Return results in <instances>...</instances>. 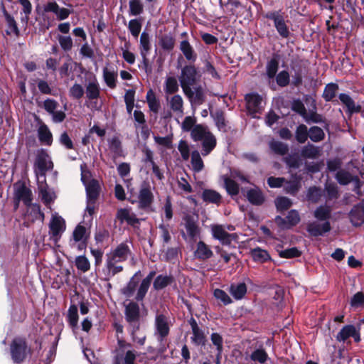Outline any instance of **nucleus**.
Wrapping results in <instances>:
<instances>
[{
    "label": "nucleus",
    "mask_w": 364,
    "mask_h": 364,
    "mask_svg": "<svg viewBox=\"0 0 364 364\" xmlns=\"http://www.w3.org/2000/svg\"><path fill=\"white\" fill-rule=\"evenodd\" d=\"M191 138L195 141H202V154L208 155L216 146V139L208 130V127L203 124H196L191 133Z\"/></svg>",
    "instance_id": "f257e3e1"
},
{
    "label": "nucleus",
    "mask_w": 364,
    "mask_h": 364,
    "mask_svg": "<svg viewBox=\"0 0 364 364\" xmlns=\"http://www.w3.org/2000/svg\"><path fill=\"white\" fill-rule=\"evenodd\" d=\"M233 230H235V227L232 225L213 224L210 225L213 237L219 240L223 245H230L232 241L237 240V234L228 232V231Z\"/></svg>",
    "instance_id": "f03ea898"
},
{
    "label": "nucleus",
    "mask_w": 364,
    "mask_h": 364,
    "mask_svg": "<svg viewBox=\"0 0 364 364\" xmlns=\"http://www.w3.org/2000/svg\"><path fill=\"white\" fill-rule=\"evenodd\" d=\"M178 79L184 95H190L191 87L196 84L198 79L196 68L193 65L184 66L181 70Z\"/></svg>",
    "instance_id": "7ed1b4c3"
},
{
    "label": "nucleus",
    "mask_w": 364,
    "mask_h": 364,
    "mask_svg": "<svg viewBox=\"0 0 364 364\" xmlns=\"http://www.w3.org/2000/svg\"><path fill=\"white\" fill-rule=\"evenodd\" d=\"M14 210L19 207L20 202H23L26 206L31 205L33 200V194L31 190L26 186L25 182L18 181L14 186Z\"/></svg>",
    "instance_id": "20e7f679"
},
{
    "label": "nucleus",
    "mask_w": 364,
    "mask_h": 364,
    "mask_svg": "<svg viewBox=\"0 0 364 364\" xmlns=\"http://www.w3.org/2000/svg\"><path fill=\"white\" fill-rule=\"evenodd\" d=\"M53 168V164L49 155L43 149L38 151L34 163V171L38 181H46V172Z\"/></svg>",
    "instance_id": "39448f33"
},
{
    "label": "nucleus",
    "mask_w": 364,
    "mask_h": 364,
    "mask_svg": "<svg viewBox=\"0 0 364 364\" xmlns=\"http://www.w3.org/2000/svg\"><path fill=\"white\" fill-rule=\"evenodd\" d=\"M119 351L114 358V364H136L139 353L130 349L132 345L122 340H118Z\"/></svg>",
    "instance_id": "423d86ee"
},
{
    "label": "nucleus",
    "mask_w": 364,
    "mask_h": 364,
    "mask_svg": "<svg viewBox=\"0 0 364 364\" xmlns=\"http://www.w3.org/2000/svg\"><path fill=\"white\" fill-rule=\"evenodd\" d=\"M122 262V261H118L117 259L110 254L107 253L105 255V266L102 270L104 280L109 281L116 274L122 272L124 270V267L121 264Z\"/></svg>",
    "instance_id": "0eeeda50"
},
{
    "label": "nucleus",
    "mask_w": 364,
    "mask_h": 364,
    "mask_svg": "<svg viewBox=\"0 0 364 364\" xmlns=\"http://www.w3.org/2000/svg\"><path fill=\"white\" fill-rule=\"evenodd\" d=\"M265 17L274 21V26L282 38H289L291 36L287 21L279 11H269L265 14Z\"/></svg>",
    "instance_id": "6e6552de"
},
{
    "label": "nucleus",
    "mask_w": 364,
    "mask_h": 364,
    "mask_svg": "<svg viewBox=\"0 0 364 364\" xmlns=\"http://www.w3.org/2000/svg\"><path fill=\"white\" fill-rule=\"evenodd\" d=\"M140 311L139 306L135 302H129L125 306V319L128 323V330L139 331L140 328Z\"/></svg>",
    "instance_id": "1a4fd4ad"
},
{
    "label": "nucleus",
    "mask_w": 364,
    "mask_h": 364,
    "mask_svg": "<svg viewBox=\"0 0 364 364\" xmlns=\"http://www.w3.org/2000/svg\"><path fill=\"white\" fill-rule=\"evenodd\" d=\"M153 202L154 194L151 187L149 183L144 181L140 186L138 193V207L146 211L151 210Z\"/></svg>",
    "instance_id": "9d476101"
},
{
    "label": "nucleus",
    "mask_w": 364,
    "mask_h": 364,
    "mask_svg": "<svg viewBox=\"0 0 364 364\" xmlns=\"http://www.w3.org/2000/svg\"><path fill=\"white\" fill-rule=\"evenodd\" d=\"M65 220L57 213L53 214L49 223V235L50 238L57 242L65 230Z\"/></svg>",
    "instance_id": "9b49d317"
},
{
    "label": "nucleus",
    "mask_w": 364,
    "mask_h": 364,
    "mask_svg": "<svg viewBox=\"0 0 364 364\" xmlns=\"http://www.w3.org/2000/svg\"><path fill=\"white\" fill-rule=\"evenodd\" d=\"M154 326L155 334L157 336V339L162 342L169 334L170 322L168 317L163 314H156Z\"/></svg>",
    "instance_id": "f8f14e48"
},
{
    "label": "nucleus",
    "mask_w": 364,
    "mask_h": 364,
    "mask_svg": "<svg viewBox=\"0 0 364 364\" xmlns=\"http://www.w3.org/2000/svg\"><path fill=\"white\" fill-rule=\"evenodd\" d=\"M27 346L24 340L15 338L11 344V354L15 363H21L26 358Z\"/></svg>",
    "instance_id": "ddd939ff"
},
{
    "label": "nucleus",
    "mask_w": 364,
    "mask_h": 364,
    "mask_svg": "<svg viewBox=\"0 0 364 364\" xmlns=\"http://www.w3.org/2000/svg\"><path fill=\"white\" fill-rule=\"evenodd\" d=\"M247 109L253 117H257V114H260L263 109V101L262 97L256 93L247 94L245 96Z\"/></svg>",
    "instance_id": "4468645a"
},
{
    "label": "nucleus",
    "mask_w": 364,
    "mask_h": 364,
    "mask_svg": "<svg viewBox=\"0 0 364 364\" xmlns=\"http://www.w3.org/2000/svg\"><path fill=\"white\" fill-rule=\"evenodd\" d=\"M131 245V242L128 240L124 241L108 253L117 259L118 261L125 262L132 255Z\"/></svg>",
    "instance_id": "2eb2a0df"
},
{
    "label": "nucleus",
    "mask_w": 364,
    "mask_h": 364,
    "mask_svg": "<svg viewBox=\"0 0 364 364\" xmlns=\"http://www.w3.org/2000/svg\"><path fill=\"white\" fill-rule=\"evenodd\" d=\"M348 216L355 227L360 226L364 223V199L352 208Z\"/></svg>",
    "instance_id": "dca6fc26"
},
{
    "label": "nucleus",
    "mask_w": 364,
    "mask_h": 364,
    "mask_svg": "<svg viewBox=\"0 0 364 364\" xmlns=\"http://www.w3.org/2000/svg\"><path fill=\"white\" fill-rule=\"evenodd\" d=\"M331 230V224L328 221L322 223L318 221H314L307 225L308 232L314 237L321 236Z\"/></svg>",
    "instance_id": "f3484780"
},
{
    "label": "nucleus",
    "mask_w": 364,
    "mask_h": 364,
    "mask_svg": "<svg viewBox=\"0 0 364 364\" xmlns=\"http://www.w3.org/2000/svg\"><path fill=\"white\" fill-rule=\"evenodd\" d=\"M116 219H117L121 224L124 222L132 226L139 224V219H138L136 215L129 208L118 209L116 214Z\"/></svg>",
    "instance_id": "a211bd4d"
},
{
    "label": "nucleus",
    "mask_w": 364,
    "mask_h": 364,
    "mask_svg": "<svg viewBox=\"0 0 364 364\" xmlns=\"http://www.w3.org/2000/svg\"><path fill=\"white\" fill-rule=\"evenodd\" d=\"M38 182L39 196L41 197L43 203L48 208H50V204L54 201L55 198V193L48 188L46 181H43V180H39Z\"/></svg>",
    "instance_id": "6ab92c4d"
},
{
    "label": "nucleus",
    "mask_w": 364,
    "mask_h": 364,
    "mask_svg": "<svg viewBox=\"0 0 364 364\" xmlns=\"http://www.w3.org/2000/svg\"><path fill=\"white\" fill-rule=\"evenodd\" d=\"M155 274L156 272L154 271L150 272L149 274L141 282L135 296V299L137 301H141L144 299Z\"/></svg>",
    "instance_id": "aec40b11"
},
{
    "label": "nucleus",
    "mask_w": 364,
    "mask_h": 364,
    "mask_svg": "<svg viewBox=\"0 0 364 364\" xmlns=\"http://www.w3.org/2000/svg\"><path fill=\"white\" fill-rule=\"evenodd\" d=\"M102 73L106 85L111 89L115 88L118 77L117 70L112 66H106L103 68Z\"/></svg>",
    "instance_id": "412c9836"
},
{
    "label": "nucleus",
    "mask_w": 364,
    "mask_h": 364,
    "mask_svg": "<svg viewBox=\"0 0 364 364\" xmlns=\"http://www.w3.org/2000/svg\"><path fill=\"white\" fill-rule=\"evenodd\" d=\"M171 109L178 117H182L184 114L183 100L180 95H174L169 99H167Z\"/></svg>",
    "instance_id": "4be33fe9"
},
{
    "label": "nucleus",
    "mask_w": 364,
    "mask_h": 364,
    "mask_svg": "<svg viewBox=\"0 0 364 364\" xmlns=\"http://www.w3.org/2000/svg\"><path fill=\"white\" fill-rule=\"evenodd\" d=\"M190 324L192 329L193 336L191 341L196 345H204L205 342V337L203 331L198 327L197 322L194 318H191Z\"/></svg>",
    "instance_id": "5701e85b"
},
{
    "label": "nucleus",
    "mask_w": 364,
    "mask_h": 364,
    "mask_svg": "<svg viewBox=\"0 0 364 364\" xmlns=\"http://www.w3.org/2000/svg\"><path fill=\"white\" fill-rule=\"evenodd\" d=\"M179 48L188 61L194 63L196 60L197 53L188 41H182L180 43Z\"/></svg>",
    "instance_id": "b1692460"
},
{
    "label": "nucleus",
    "mask_w": 364,
    "mask_h": 364,
    "mask_svg": "<svg viewBox=\"0 0 364 364\" xmlns=\"http://www.w3.org/2000/svg\"><path fill=\"white\" fill-rule=\"evenodd\" d=\"M213 255V251L208 245L203 241L198 242L196 250L195 251V256L198 259L205 260L210 258Z\"/></svg>",
    "instance_id": "393cba45"
},
{
    "label": "nucleus",
    "mask_w": 364,
    "mask_h": 364,
    "mask_svg": "<svg viewBox=\"0 0 364 364\" xmlns=\"http://www.w3.org/2000/svg\"><path fill=\"white\" fill-rule=\"evenodd\" d=\"M87 193V200H96L100 194V184L97 180L92 179L85 185Z\"/></svg>",
    "instance_id": "a878e982"
},
{
    "label": "nucleus",
    "mask_w": 364,
    "mask_h": 364,
    "mask_svg": "<svg viewBox=\"0 0 364 364\" xmlns=\"http://www.w3.org/2000/svg\"><path fill=\"white\" fill-rule=\"evenodd\" d=\"M185 228L188 236L192 240H196L199 235L200 228L196 222L191 217L188 216L185 218Z\"/></svg>",
    "instance_id": "bb28decb"
},
{
    "label": "nucleus",
    "mask_w": 364,
    "mask_h": 364,
    "mask_svg": "<svg viewBox=\"0 0 364 364\" xmlns=\"http://www.w3.org/2000/svg\"><path fill=\"white\" fill-rule=\"evenodd\" d=\"M247 198L250 203L260 205L264 201V196L262 191L257 188H252L247 192Z\"/></svg>",
    "instance_id": "cd10ccee"
},
{
    "label": "nucleus",
    "mask_w": 364,
    "mask_h": 364,
    "mask_svg": "<svg viewBox=\"0 0 364 364\" xmlns=\"http://www.w3.org/2000/svg\"><path fill=\"white\" fill-rule=\"evenodd\" d=\"M146 99L149 109L154 113L157 114L160 109L161 105L154 92L151 89L147 92Z\"/></svg>",
    "instance_id": "c85d7f7f"
},
{
    "label": "nucleus",
    "mask_w": 364,
    "mask_h": 364,
    "mask_svg": "<svg viewBox=\"0 0 364 364\" xmlns=\"http://www.w3.org/2000/svg\"><path fill=\"white\" fill-rule=\"evenodd\" d=\"M179 85L177 79L173 76H168L164 81V90L166 94L172 95L178 91Z\"/></svg>",
    "instance_id": "c756f323"
},
{
    "label": "nucleus",
    "mask_w": 364,
    "mask_h": 364,
    "mask_svg": "<svg viewBox=\"0 0 364 364\" xmlns=\"http://www.w3.org/2000/svg\"><path fill=\"white\" fill-rule=\"evenodd\" d=\"M78 318L77 306L75 304L70 305L68 310L67 321L73 329L77 328Z\"/></svg>",
    "instance_id": "7c9ffc66"
},
{
    "label": "nucleus",
    "mask_w": 364,
    "mask_h": 364,
    "mask_svg": "<svg viewBox=\"0 0 364 364\" xmlns=\"http://www.w3.org/2000/svg\"><path fill=\"white\" fill-rule=\"evenodd\" d=\"M38 139L46 145H50L53 141L52 134L46 124L41 125L38 129Z\"/></svg>",
    "instance_id": "2f4dec72"
},
{
    "label": "nucleus",
    "mask_w": 364,
    "mask_h": 364,
    "mask_svg": "<svg viewBox=\"0 0 364 364\" xmlns=\"http://www.w3.org/2000/svg\"><path fill=\"white\" fill-rule=\"evenodd\" d=\"M4 14L8 27L6 30V34L9 36L14 34L15 36H18L19 35V30L14 18L7 13L5 9H4Z\"/></svg>",
    "instance_id": "473e14b6"
},
{
    "label": "nucleus",
    "mask_w": 364,
    "mask_h": 364,
    "mask_svg": "<svg viewBox=\"0 0 364 364\" xmlns=\"http://www.w3.org/2000/svg\"><path fill=\"white\" fill-rule=\"evenodd\" d=\"M202 198L205 202L218 205L221 201L222 197L219 193L214 190L205 189L203 192Z\"/></svg>",
    "instance_id": "72a5a7b5"
},
{
    "label": "nucleus",
    "mask_w": 364,
    "mask_h": 364,
    "mask_svg": "<svg viewBox=\"0 0 364 364\" xmlns=\"http://www.w3.org/2000/svg\"><path fill=\"white\" fill-rule=\"evenodd\" d=\"M331 208L327 205H320L318 207L314 213V217L321 221H328L331 218Z\"/></svg>",
    "instance_id": "f704fd0d"
},
{
    "label": "nucleus",
    "mask_w": 364,
    "mask_h": 364,
    "mask_svg": "<svg viewBox=\"0 0 364 364\" xmlns=\"http://www.w3.org/2000/svg\"><path fill=\"white\" fill-rule=\"evenodd\" d=\"M190 100L191 103L201 105L204 102V94L200 87H191L190 95H185Z\"/></svg>",
    "instance_id": "c9c22d12"
},
{
    "label": "nucleus",
    "mask_w": 364,
    "mask_h": 364,
    "mask_svg": "<svg viewBox=\"0 0 364 364\" xmlns=\"http://www.w3.org/2000/svg\"><path fill=\"white\" fill-rule=\"evenodd\" d=\"M151 48L150 36L148 33L144 31L140 36L139 50L140 54L144 55L149 53Z\"/></svg>",
    "instance_id": "e433bc0d"
},
{
    "label": "nucleus",
    "mask_w": 364,
    "mask_h": 364,
    "mask_svg": "<svg viewBox=\"0 0 364 364\" xmlns=\"http://www.w3.org/2000/svg\"><path fill=\"white\" fill-rule=\"evenodd\" d=\"M230 292L235 299H241L247 292L245 283L233 284L230 287Z\"/></svg>",
    "instance_id": "4c0bfd02"
},
{
    "label": "nucleus",
    "mask_w": 364,
    "mask_h": 364,
    "mask_svg": "<svg viewBox=\"0 0 364 364\" xmlns=\"http://www.w3.org/2000/svg\"><path fill=\"white\" fill-rule=\"evenodd\" d=\"M250 255L255 262L262 263L270 259V256L267 251L259 247L251 250Z\"/></svg>",
    "instance_id": "58836bf2"
},
{
    "label": "nucleus",
    "mask_w": 364,
    "mask_h": 364,
    "mask_svg": "<svg viewBox=\"0 0 364 364\" xmlns=\"http://www.w3.org/2000/svg\"><path fill=\"white\" fill-rule=\"evenodd\" d=\"M86 97L90 100H97L100 96V87L96 81L89 82L86 86Z\"/></svg>",
    "instance_id": "ea45409f"
},
{
    "label": "nucleus",
    "mask_w": 364,
    "mask_h": 364,
    "mask_svg": "<svg viewBox=\"0 0 364 364\" xmlns=\"http://www.w3.org/2000/svg\"><path fill=\"white\" fill-rule=\"evenodd\" d=\"M159 45L165 50H171L175 46V38L171 34H165L159 38Z\"/></svg>",
    "instance_id": "a19ab883"
},
{
    "label": "nucleus",
    "mask_w": 364,
    "mask_h": 364,
    "mask_svg": "<svg viewBox=\"0 0 364 364\" xmlns=\"http://www.w3.org/2000/svg\"><path fill=\"white\" fill-rule=\"evenodd\" d=\"M191 163L192 165L193 170L195 172L198 173L201 171L204 168V164L200 155V153L196 150L192 151L191 153Z\"/></svg>",
    "instance_id": "79ce46f5"
},
{
    "label": "nucleus",
    "mask_w": 364,
    "mask_h": 364,
    "mask_svg": "<svg viewBox=\"0 0 364 364\" xmlns=\"http://www.w3.org/2000/svg\"><path fill=\"white\" fill-rule=\"evenodd\" d=\"M250 359L254 362L264 364L269 358L268 354L262 348H259L252 351Z\"/></svg>",
    "instance_id": "37998d69"
},
{
    "label": "nucleus",
    "mask_w": 364,
    "mask_h": 364,
    "mask_svg": "<svg viewBox=\"0 0 364 364\" xmlns=\"http://www.w3.org/2000/svg\"><path fill=\"white\" fill-rule=\"evenodd\" d=\"M138 283L139 279H134V277H132L127 285L122 289V293L127 298L133 296L135 291H137Z\"/></svg>",
    "instance_id": "c03bdc74"
},
{
    "label": "nucleus",
    "mask_w": 364,
    "mask_h": 364,
    "mask_svg": "<svg viewBox=\"0 0 364 364\" xmlns=\"http://www.w3.org/2000/svg\"><path fill=\"white\" fill-rule=\"evenodd\" d=\"M319 149L313 144H309L301 149V154L304 158L316 159L319 156Z\"/></svg>",
    "instance_id": "a18cd8bd"
},
{
    "label": "nucleus",
    "mask_w": 364,
    "mask_h": 364,
    "mask_svg": "<svg viewBox=\"0 0 364 364\" xmlns=\"http://www.w3.org/2000/svg\"><path fill=\"white\" fill-rule=\"evenodd\" d=\"M223 180L225 189L230 195L236 196L239 193V185L234 181L233 178L224 176Z\"/></svg>",
    "instance_id": "49530a36"
},
{
    "label": "nucleus",
    "mask_w": 364,
    "mask_h": 364,
    "mask_svg": "<svg viewBox=\"0 0 364 364\" xmlns=\"http://www.w3.org/2000/svg\"><path fill=\"white\" fill-rule=\"evenodd\" d=\"M269 145L271 150L279 155H284L289 151L288 146L279 141L272 140Z\"/></svg>",
    "instance_id": "de8ad7c7"
},
{
    "label": "nucleus",
    "mask_w": 364,
    "mask_h": 364,
    "mask_svg": "<svg viewBox=\"0 0 364 364\" xmlns=\"http://www.w3.org/2000/svg\"><path fill=\"white\" fill-rule=\"evenodd\" d=\"M172 282L171 276L159 275L154 281L153 287L156 290H161Z\"/></svg>",
    "instance_id": "09e8293b"
},
{
    "label": "nucleus",
    "mask_w": 364,
    "mask_h": 364,
    "mask_svg": "<svg viewBox=\"0 0 364 364\" xmlns=\"http://www.w3.org/2000/svg\"><path fill=\"white\" fill-rule=\"evenodd\" d=\"M322 191L316 186L310 187L307 191L306 198L312 203H318L322 196Z\"/></svg>",
    "instance_id": "8fccbe9b"
},
{
    "label": "nucleus",
    "mask_w": 364,
    "mask_h": 364,
    "mask_svg": "<svg viewBox=\"0 0 364 364\" xmlns=\"http://www.w3.org/2000/svg\"><path fill=\"white\" fill-rule=\"evenodd\" d=\"M308 136H309V133L307 127L304 124L299 125L295 132L296 141L299 143L303 144L307 140Z\"/></svg>",
    "instance_id": "3c124183"
},
{
    "label": "nucleus",
    "mask_w": 364,
    "mask_h": 364,
    "mask_svg": "<svg viewBox=\"0 0 364 364\" xmlns=\"http://www.w3.org/2000/svg\"><path fill=\"white\" fill-rule=\"evenodd\" d=\"M355 326L353 325H346L343 326L337 334L336 339L338 341L344 342L349 337H351L354 333Z\"/></svg>",
    "instance_id": "603ef678"
},
{
    "label": "nucleus",
    "mask_w": 364,
    "mask_h": 364,
    "mask_svg": "<svg viewBox=\"0 0 364 364\" xmlns=\"http://www.w3.org/2000/svg\"><path fill=\"white\" fill-rule=\"evenodd\" d=\"M354 177L345 170H339L336 174V178L341 185H348L353 180Z\"/></svg>",
    "instance_id": "864d4df0"
},
{
    "label": "nucleus",
    "mask_w": 364,
    "mask_h": 364,
    "mask_svg": "<svg viewBox=\"0 0 364 364\" xmlns=\"http://www.w3.org/2000/svg\"><path fill=\"white\" fill-rule=\"evenodd\" d=\"M309 138L314 142H318L322 141L325 137V134L323 129L318 127L314 126L310 128Z\"/></svg>",
    "instance_id": "5fc2aeb1"
},
{
    "label": "nucleus",
    "mask_w": 364,
    "mask_h": 364,
    "mask_svg": "<svg viewBox=\"0 0 364 364\" xmlns=\"http://www.w3.org/2000/svg\"><path fill=\"white\" fill-rule=\"evenodd\" d=\"M75 263L77 269L82 272H86L90 269V261L84 255L77 257Z\"/></svg>",
    "instance_id": "6e6d98bb"
},
{
    "label": "nucleus",
    "mask_w": 364,
    "mask_h": 364,
    "mask_svg": "<svg viewBox=\"0 0 364 364\" xmlns=\"http://www.w3.org/2000/svg\"><path fill=\"white\" fill-rule=\"evenodd\" d=\"M279 63L275 58L271 59L266 65V73L269 79H273L278 70Z\"/></svg>",
    "instance_id": "4d7b16f0"
},
{
    "label": "nucleus",
    "mask_w": 364,
    "mask_h": 364,
    "mask_svg": "<svg viewBox=\"0 0 364 364\" xmlns=\"http://www.w3.org/2000/svg\"><path fill=\"white\" fill-rule=\"evenodd\" d=\"M338 86L335 83L328 84L323 91V97L326 101H331L335 96Z\"/></svg>",
    "instance_id": "13d9d810"
},
{
    "label": "nucleus",
    "mask_w": 364,
    "mask_h": 364,
    "mask_svg": "<svg viewBox=\"0 0 364 364\" xmlns=\"http://www.w3.org/2000/svg\"><path fill=\"white\" fill-rule=\"evenodd\" d=\"M301 188V181L299 178H294L290 181H287L284 186L287 193L290 194H295Z\"/></svg>",
    "instance_id": "bf43d9fd"
},
{
    "label": "nucleus",
    "mask_w": 364,
    "mask_h": 364,
    "mask_svg": "<svg viewBox=\"0 0 364 364\" xmlns=\"http://www.w3.org/2000/svg\"><path fill=\"white\" fill-rule=\"evenodd\" d=\"M129 6L130 14L132 16L139 15L144 11V6L141 0H130Z\"/></svg>",
    "instance_id": "052dcab7"
},
{
    "label": "nucleus",
    "mask_w": 364,
    "mask_h": 364,
    "mask_svg": "<svg viewBox=\"0 0 364 364\" xmlns=\"http://www.w3.org/2000/svg\"><path fill=\"white\" fill-rule=\"evenodd\" d=\"M211 114L218 129L225 132L226 130V124L223 112L218 110Z\"/></svg>",
    "instance_id": "680f3d73"
},
{
    "label": "nucleus",
    "mask_w": 364,
    "mask_h": 364,
    "mask_svg": "<svg viewBox=\"0 0 364 364\" xmlns=\"http://www.w3.org/2000/svg\"><path fill=\"white\" fill-rule=\"evenodd\" d=\"M275 205L279 211H284L291 206L292 202L287 197H278L275 200Z\"/></svg>",
    "instance_id": "e2e57ef3"
},
{
    "label": "nucleus",
    "mask_w": 364,
    "mask_h": 364,
    "mask_svg": "<svg viewBox=\"0 0 364 364\" xmlns=\"http://www.w3.org/2000/svg\"><path fill=\"white\" fill-rule=\"evenodd\" d=\"M128 28L131 34L136 38L141 29V23L139 19H132L129 22Z\"/></svg>",
    "instance_id": "0e129e2a"
},
{
    "label": "nucleus",
    "mask_w": 364,
    "mask_h": 364,
    "mask_svg": "<svg viewBox=\"0 0 364 364\" xmlns=\"http://www.w3.org/2000/svg\"><path fill=\"white\" fill-rule=\"evenodd\" d=\"M58 40L61 48L64 51H69L72 49L73 42L70 36H58Z\"/></svg>",
    "instance_id": "69168bd1"
},
{
    "label": "nucleus",
    "mask_w": 364,
    "mask_h": 364,
    "mask_svg": "<svg viewBox=\"0 0 364 364\" xmlns=\"http://www.w3.org/2000/svg\"><path fill=\"white\" fill-rule=\"evenodd\" d=\"M178 149L181 153V157L184 161H188L190 158V146L185 140H180L178 145Z\"/></svg>",
    "instance_id": "338daca9"
},
{
    "label": "nucleus",
    "mask_w": 364,
    "mask_h": 364,
    "mask_svg": "<svg viewBox=\"0 0 364 364\" xmlns=\"http://www.w3.org/2000/svg\"><path fill=\"white\" fill-rule=\"evenodd\" d=\"M109 148L116 156H120L122 154L121 141L118 137H112L109 141Z\"/></svg>",
    "instance_id": "774afa93"
}]
</instances>
